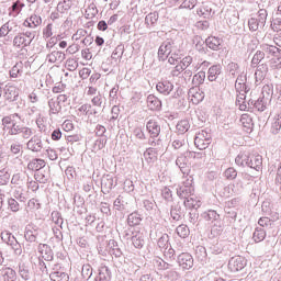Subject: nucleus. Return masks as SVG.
<instances>
[{
  "label": "nucleus",
  "instance_id": "f257e3e1",
  "mask_svg": "<svg viewBox=\"0 0 281 281\" xmlns=\"http://www.w3.org/2000/svg\"><path fill=\"white\" fill-rule=\"evenodd\" d=\"M235 164L237 166H241V168H251L252 170H257L260 172L262 170V156L259 154H249V153H239L235 158Z\"/></svg>",
  "mask_w": 281,
  "mask_h": 281
},
{
  "label": "nucleus",
  "instance_id": "f03ea898",
  "mask_svg": "<svg viewBox=\"0 0 281 281\" xmlns=\"http://www.w3.org/2000/svg\"><path fill=\"white\" fill-rule=\"evenodd\" d=\"M15 117H19V120H21V116L18 113L4 116L2 119V131L4 133H8V135H21V131H23V126L16 124V122L14 121Z\"/></svg>",
  "mask_w": 281,
  "mask_h": 281
},
{
  "label": "nucleus",
  "instance_id": "7ed1b4c3",
  "mask_svg": "<svg viewBox=\"0 0 281 281\" xmlns=\"http://www.w3.org/2000/svg\"><path fill=\"white\" fill-rule=\"evenodd\" d=\"M194 144L199 150H205L212 144V134L205 130L200 131L195 135Z\"/></svg>",
  "mask_w": 281,
  "mask_h": 281
},
{
  "label": "nucleus",
  "instance_id": "20e7f679",
  "mask_svg": "<svg viewBox=\"0 0 281 281\" xmlns=\"http://www.w3.org/2000/svg\"><path fill=\"white\" fill-rule=\"evenodd\" d=\"M177 195L179 199H188L189 196H192L194 194V187L192 186V180H186L178 184L177 189Z\"/></svg>",
  "mask_w": 281,
  "mask_h": 281
},
{
  "label": "nucleus",
  "instance_id": "39448f33",
  "mask_svg": "<svg viewBox=\"0 0 281 281\" xmlns=\"http://www.w3.org/2000/svg\"><path fill=\"white\" fill-rule=\"evenodd\" d=\"M247 267V259L245 257L235 256L228 261V269L232 273H237V271H243Z\"/></svg>",
  "mask_w": 281,
  "mask_h": 281
},
{
  "label": "nucleus",
  "instance_id": "423d86ee",
  "mask_svg": "<svg viewBox=\"0 0 281 281\" xmlns=\"http://www.w3.org/2000/svg\"><path fill=\"white\" fill-rule=\"evenodd\" d=\"M146 131L151 137V139H155V137H159V134L161 133V125L159 124V121L156 119H150L146 123Z\"/></svg>",
  "mask_w": 281,
  "mask_h": 281
},
{
  "label": "nucleus",
  "instance_id": "0eeeda50",
  "mask_svg": "<svg viewBox=\"0 0 281 281\" xmlns=\"http://www.w3.org/2000/svg\"><path fill=\"white\" fill-rule=\"evenodd\" d=\"M201 216L209 225H214V227H218V223H221V215L215 210H207Z\"/></svg>",
  "mask_w": 281,
  "mask_h": 281
},
{
  "label": "nucleus",
  "instance_id": "6e6552de",
  "mask_svg": "<svg viewBox=\"0 0 281 281\" xmlns=\"http://www.w3.org/2000/svg\"><path fill=\"white\" fill-rule=\"evenodd\" d=\"M156 89L158 93H161L162 95H170L175 89V85H172L170 80L162 79L156 85Z\"/></svg>",
  "mask_w": 281,
  "mask_h": 281
},
{
  "label": "nucleus",
  "instance_id": "1a4fd4ad",
  "mask_svg": "<svg viewBox=\"0 0 281 281\" xmlns=\"http://www.w3.org/2000/svg\"><path fill=\"white\" fill-rule=\"evenodd\" d=\"M178 265L182 267V269H192L194 259L192 258V255L182 252L178 256Z\"/></svg>",
  "mask_w": 281,
  "mask_h": 281
},
{
  "label": "nucleus",
  "instance_id": "9d476101",
  "mask_svg": "<svg viewBox=\"0 0 281 281\" xmlns=\"http://www.w3.org/2000/svg\"><path fill=\"white\" fill-rule=\"evenodd\" d=\"M26 148L32 153H41L43 150V140L38 135H34L26 144Z\"/></svg>",
  "mask_w": 281,
  "mask_h": 281
},
{
  "label": "nucleus",
  "instance_id": "9b49d317",
  "mask_svg": "<svg viewBox=\"0 0 281 281\" xmlns=\"http://www.w3.org/2000/svg\"><path fill=\"white\" fill-rule=\"evenodd\" d=\"M37 249L42 258L46 260V262H52V260H54V250H52V247H49V245L40 244Z\"/></svg>",
  "mask_w": 281,
  "mask_h": 281
},
{
  "label": "nucleus",
  "instance_id": "f8f14e48",
  "mask_svg": "<svg viewBox=\"0 0 281 281\" xmlns=\"http://www.w3.org/2000/svg\"><path fill=\"white\" fill-rule=\"evenodd\" d=\"M66 58L67 56L65 55V53L60 50H53L46 56V59L48 60V63H50V65H60V63H63Z\"/></svg>",
  "mask_w": 281,
  "mask_h": 281
},
{
  "label": "nucleus",
  "instance_id": "ddd939ff",
  "mask_svg": "<svg viewBox=\"0 0 281 281\" xmlns=\"http://www.w3.org/2000/svg\"><path fill=\"white\" fill-rule=\"evenodd\" d=\"M0 281H16V271L10 267L0 269Z\"/></svg>",
  "mask_w": 281,
  "mask_h": 281
},
{
  "label": "nucleus",
  "instance_id": "4468645a",
  "mask_svg": "<svg viewBox=\"0 0 281 281\" xmlns=\"http://www.w3.org/2000/svg\"><path fill=\"white\" fill-rule=\"evenodd\" d=\"M115 186L113 177L111 175L103 176L101 179V189L104 194H109Z\"/></svg>",
  "mask_w": 281,
  "mask_h": 281
},
{
  "label": "nucleus",
  "instance_id": "2eb2a0df",
  "mask_svg": "<svg viewBox=\"0 0 281 281\" xmlns=\"http://www.w3.org/2000/svg\"><path fill=\"white\" fill-rule=\"evenodd\" d=\"M34 179L38 183H47V181H49V167H44L35 171Z\"/></svg>",
  "mask_w": 281,
  "mask_h": 281
},
{
  "label": "nucleus",
  "instance_id": "dca6fc26",
  "mask_svg": "<svg viewBox=\"0 0 281 281\" xmlns=\"http://www.w3.org/2000/svg\"><path fill=\"white\" fill-rule=\"evenodd\" d=\"M188 97L190 98L193 104H199L200 102H203V98H205V94L199 91V88L193 87L189 90Z\"/></svg>",
  "mask_w": 281,
  "mask_h": 281
},
{
  "label": "nucleus",
  "instance_id": "f3484780",
  "mask_svg": "<svg viewBox=\"0 0 281 281\" xmlns=\"http://www.w3.org/2000/svg\"><path fill=\"white\" fill-rule=\"evenodd\" d=\"M147 108L149 111H161V100L155 94H149L147 97Z\"/></svg>",
  "mask_w": 281,
  "mask_h": 281
},
{
  "label": "nucleus",
  "instance_id": "a211bd4d",
  "mask_svg": "<svg viewBox=\"0 0 281 281\" xmlns=\"http://www.w3.org/2000/svg\"><path fill=\"white\" fill-rule=\"evenodd\" d=\"M223 44V40L216 36H209L205 40V45L209 49H213V52H218L221 49V45Z\"/></svg>",
  "mask_w": 281,
  "mask_h": 281
},
{
  "label": "nucleus",
  "instance_id": "6ab92c4d",
  "mask_svg": "<svg viewBox=\"0 0 281 281\" xmlns=\"http://www.w3.org/2000/svg\"><path fill=\"white\" fill-rule=\"evenodd\" d=\"M4 98L9 102H14L19 98V89L14 86H5L4 88Z\"/></svg>",
  "mask_w": 281,
  "mask_h": 281
},
{
  "label": "nucleus",
  "instance_id": "aec40b11",
  "mask_svg": "<svg viewBox=\"0 0 281 281\" xmlns=\"http://www.w3.org/2000/svg\"><path fill=\"white\" fill-rule=\"evenodd\" d=\"M278 213H274L273 220H270L268 216L261 217L258 221L260 227H266V229H273L276 227V221H278Z\"/></svg>",
  "mask_w": 281,
  "mask_h": 281
},
{
  "label": "nucleus",
  "instance_id": "412c9836",
  "mask_svg": "<svg viewBox=\"0 0 281 281\" xmlns=\"http://www.w3.org/2000/svg\"><path fill=\"white\" fill-rule=\"evenodd\" d=\"M132 244L136 249H142L146 245L144 233L135 232L132 236Z\"/></svg>",
  "mask_w": 281,
  "mask_h": 281
},
{
  "label": "nucleus",
  "instance_id": "4be33fe9",
  "mask_svg": "<svg viewBox=\"0 0 281 281\" xmlns=\"http://www.w3.org/2000/svg\"><path fill=\"white\" fill-rule=\"evenodd\" d=\"M216 194H218V196H221L222 199H229V196L234 194V184H229L226 187L218 186L216 188Z\"/></svg>",
  "mask_w": 281,
  "mask_h": 281
},
{
  "label": "nucleus",
  "instance_id": "5701e85b",
  "mask_svg": "<svg viewBox=\"0 0 281 281\" xmlns=\"http://www.w3.org/2000/svg\"><path fill=\"white\" fill-rule=\"evenodd\" d=\"M13 47L21 49V47H30V40L25 38V35L19 33L13 37Z\"/></svg>",
  "mask_w": 281,
  "mask_h": 281
},
{
  "label": "nucleus",
  "instance_id": "b1692460",
  "mask_svg": "<svg viewBox=\"0 0 281 281\" xmlns=\"http://www.w3.org/2000/svg\"><path fill=\"white\" fill-rule=\"evenodd\" d=\"M176 166L180 168L182 175H188L190 172V168L188 167V159L183 154L177 157Z\"/></svg>",
  "mask_w": 281,
  "mask_h": 281
},
{
  "label": "nucleus",
  "instance_id": "393cba45",
  "mask_svg": "<svg viewBox=\"0 0 281 281\" xmlns=\"http://www.w3.org/2000/svg\"><path fill=\"white\" fill-rule=\"evenodd\" d=\"M268 97H265V94L262 97H259L258 100H256L255 103V109H257V111H267V105L269 104V101L271 100V95L268 93Z\"/></svg>",
  "mask_w": 281,
  "mask_h": 281
},
{
  "label": "nucleus",
  "instance_id": "a878e982",
  "mask_svg": "<svg viewBox=\"0 0 281 281\" xmlns=\"http://www.w3.org/2000/svg\"><path fill=\"white\" fill-rule=\"evenodd\" d=\"M222 67L221 65H213L209 68V76H207V80L210 82H214L216 81V78H218V76H221V71H222Z\"/></svg>",
  "mask_w": 281,
  "mask_h": 281
},
{
  "label": "nucleus",
  "instance_id": "bb28decb",
  "mask_svg": "<svg viewBox=\"0 0 281 281\" xmlns=\"http://www.w3.org/2000/svg\"><path fill=\"white\" fill-rule=\"evenodd\" d=\"M183 203L189 210H198V207H201V201L196 200V195H194V193H192L188 199H184Z\"/></svg>",
  "mask_w": 281,
  "mask_h": 281
},
{
  "label": "nucleus",
  "instance_id": "cd10ccee",
  "mask_svg": "<svg viewBox=\"0 0 281 281\" xmlns=\"http://www.w3.org/2000/svg\"><path fill=\"white\" fill-rule=\"evenodd\" d=\"M240 123L244 126L246 133H251L254 131V120L247 114H243L240 117Z\"/></svg>",
  "mask_w": 281,
  "mask_h": 281
},
{
  "label": "nucleus",
  "instance_id": "c85d7f7f",
  "mask_svg": "<svg viewBox=\"0 0 281 281\" xmlns=\"http://www.w3.org/2000/svg\"><path fill=\"white\" fill-rule=\"evenodd\" d=\"M45 168V160L41 158H35L31 160L27 165L29 170H35V172H38V170H43Z\"/></svg>",
  "mask_w": 281,
  "mask_h": 281
},
{
  "label": "nucleus",
  "instance_id": "c756f323",
  "mask_svg": "<svg viewBox=\"0 0 281 281\" xmlns=\"http://www.w3.org/2000/svg\"><path fill=\"white\" fill-rule=\"evenodd\" d=\"M265 56H266L265 52H262L261 49L257 50L252 56V59L250 61V67L252 69H256V67H258V65H260V63L265 60Z\"/></svg>",
  "mask_w": 281,
  "mask_h": 281
},
{
  "label": "nucleus",
  "instance_id": "7c9ffc66",
  "mask_svg": "<svg viewBox=\"0 0 281 281\" xmlns=\"http://www.w3.org/2000/svg\"><path fill=\"white\" fill-rule=\"evenodd\" d=\"M260 50L263 52V54H270L271 56H278V54H281L280 48L269 44L261 45Z\"/></svg>",
  "mask_w": 281,
  "mask_h": 281
},
{
  "label": "nucleus",
  "instance_id": "2f4dec72",
  "mask_svg": "<svg viewBox=\"0 0 281 281\" xmlns=\"http://www.w3.org/2000/svg\"><path fill=\"white\" fill-rule=\"evenodd\" d=\"M157 21H159L158 12L148 13L145 18V24L147 27H155V25H157Z\"/></svg>",
  "mask_w": 281,
  "mask_h": 281
},
{
  "label": "nucleus",
  "instance_id": "473e14b6",
  "mask_svg": "<svg viewBox=\"0 0 281 281\" xmlns=\"http://www.w3.org/2000/svg\"><path fill=\"white\" fill-rule=\"evenodd\" d=\"M170 214L173 221H181V216H183V209L181 207V204L178 203L171 206Z\"/></svg>",
  "mask_w": 281,
  "mask_h": 281
},
{
  "label": "nucleus",
  "instance_id": "72a5a7b5",
  "mask_svg": "<svg viewBox=\"0 0 281 281\" xmlns=\"http://www.w3.org/2000/svg\"><path fill=\"white\" fill-rule=\"evenodd\" d=\"M142 223V215L137 212H133L127 217V225L130 227H135V225H139Z\"/></svg>",
  "mask_w": 281,
  "mask_h": 281
},
{
  "label": "nucleus",
  "instance_id": "f704fd0d",
  "mask_svg": "<svg viewBox=\"0 0 281 281\" xmlns=\"http://www.w3.org/2000/svg\"><path fill=\"white\" fill-rule=\"evenodd\" d=\"M48 106H49V113L53 115H58V113H60V111L63 109V106L56 99H50L48 101Z\"/></svg>",
  "mask_w": 281,
  "mask_h": 281
},
{
  "label": "nucleus",
  "instance_id": "c9c22d12",
  "mask_svg": "<svg viewBox=\"0 0 281 281\" xmlns=\"http://www.w3.org/2000/svg\"><path fill=\"white\" fill-rule=\"evenodd\" d=\"M25 8V4L21 2V0H16L15 2L12 3L11 5V16H19L21 14V11Z\"/></svg>",
  "mask_w": 281,
  "mask_h": 281
},
{
  "label": "nucleus",
  "instance_id": "e433bc0d",
  "mask_svg": "<svg viewBox=\"0 0 281 281\" xmlns=\"http://www.w3.org/2000/svg\"><path fill=\"white\" fill-rule=\"evenodd\" d=\"M252 238L255 243H262L267 238V231L262 227H257L254 232Z\"/></svg>",
  "mask_w": 281,
  "mask_h": 281
},
{
  "label": "nucleus",
  "instance_id": "4c0bfd02",
  "mask_svg": "<svg viewBox=\"0 0 281 281\" xmlns=\"http://www.w3.org/2000/svg\"><path fill=\"white\" fill-rule=\"evenodd\" d=\"M1 239L9 247H12L15 243H19V240H16V237H14V235H12V233H8V232L1 233Z\"/></svg>",
  "mask_w": 281,
  "mask_h": 281
},
{
  "label": "nucleus",
  "instance_id": "58836bf2",
  "mask_svg": "<svg viewBox=\"0 0 281 281\" xmlns=\"http://www.w3.org/2000/svg\"><path fill=\"white\" fill-rule=\"evenodd\" d=\"M71 5H74L72 0H64L61 2H58L57 12H60V14H65L67 10H71Z\"/></svg>",
  "mask_w": 281,
  "mask_h": 281
},
{
  "label": "nucleus",
  "instance_id": "ea45409f",
  "mask_svg": "<svg viewBox=\"0 0 281 281\" xmlns=\"http://www.w3.org/2000/svg\"><path fill=\"white\" fill-rule=\"evenodd\" d=\"M52 281H69V274L60 271H54L49 274Z\"/></svg>",
  "mask_w": 281,
  "mask_h": 281
},
{
  "label": "nucleus",
  "instance_id": "a19ab883",
  "mask_svg": "<svg viewBox=\"0 0 281 281\" xmlns=\"http://www.w3.org/2000/svg\"><path fill=\"white\" fill-rule=\"evenodd\" d=\"M122 56H124V45L120 44L113 50L111 58L112 60L117 61V60H122Z\"/></svg>",
  "mask_w": 281,
  "mask_h": 281
},
{
  "label": "nucleus",
  "instance_id": "79ce46f5",
  "mask_svg": "<svg viewBox=\"0 0 281 281\" xmlns=\"http://www.w3.org/2000/svg\"><path fill=\"white\" fill-rule=\"evenodd\" d=\"M111 270L109 269V267L106 266H103L101 267L100 269V272H99V280L101 281H111Z\"/></svg>",
  "mask_w": 281,
  "mask_h": 281
},
{
  "label": "nucleus",
  "instance_id": "37998d69",
  "mask_svg": "<svg viewBox=\"0 0 281 281\" xmlns=\"http://www.w3.org/2000/svg\"><path fill=\"white\" fill-rule=\"evenodd\" d=\"M267 9H260L257 13V18H255L259 23H260V27H265V25H267Z\"/></svg>",
  "mask_w": 281,
  "mask_h": 281
},
{
  "label": "nucleus",
  "instance_id": "c03bdc74",
  "mask_svg": "<svg viewBox=\"0 0 281 281\" xmlns=\"http://www.w3.org/2000/svg\"><path fill=\"white\" fill-rule=\"evenodd\" d=\"M106 142H108L106 136L98 138L92 146L93 153H98V150H102V148L106 146Z\"/></svg>",
  "mask_w": 281,
  "mask_h": 281
},
{
  "label": "nucleus",
  "instance_id": "a18cd8bd",
  "mask_svg": "<svg viewBox=\"0 0 281 281\" xmlns=\"http://www.w3.org/2000/svg\"><path fill=\"white\" fill-rule=\"evenodd\" d=\"M12 186H25V175L14 173L11 179Z\"/></svg>",
  "mask_w": 281,
  "mask_h": 281
},
{
  "label": "nucleus",
  "instance_id": "49530a36",
  "mask_svg": "<svg viewBox=\"0 0 281 281\" xmlns=\"http://www.w3.org/2000/svg\"><path fill=\"white\" fill-rule=\"evenodd\" d=\"M203 82H205V71L201 70L193 76L192 83L195 87H199V86L203 85Z\"/></svg>",
  "mask_w": 281,
  "mask_h": 281
},
{
  "label": "nucleus",
  "instance_id": "de8ad7c7",
  "mask_svg": "<svg viewBox=\"0 0 281 281\" xmlns=\"http://www.w3.org/2000/svg\"><path fill=\"white\" fill-rule=\"evenodd\" d=\"M10 182V170L8 168H3L0 170V186H8Z\"/></svg>",
  "mask_w": 281,
  "mask_h": 281
},
{
  "label": "nucleus",
  "instance_id": "09e8293b",
  "mask_svg": "<svg viewBox=\"0 0 281 281\" xmlns=\"http://www.w3.org/2000/svg\"><path fill=\"white\" fill-rule=\"evenodd\" d=\"M280 128H281V114H277L274 116V122L272 123V126H271V133L273 135H278V133H280Z\"/></svg>",
  "mask_w": 281,
  "mask_h": 281
},
{
  "label": "nucleus",
  "instance_id": "8fccbe9b",
  "mask_svg": "<svg viewBox=\"0 0 281 281\" xmlns=\"http://www.w3.org/2000/svg\"><path fill=\"white\" fill-rule=\"evenodd\" d=\"M19 273L22 280H30L31 278L30 269L25 263L19 265Z\"/></svg>",
  "mask_w": 281,
  "mask_h": 281
},
{
  "label": "nucleus",
  "instance_id": "3c124183",
  "mask_svg": "<svg viewBox=\"0 0 281 281\" xmlns=\"http://www.w3.org/2000/svg\"><path fill=\"white\" fill-rule=\"evenodd\" d=\"M160 46L164 47L165 52L168 54H172L177 49V46H175V41L172 40L165 41Z\"/></svg>",
  "mask_w": 281,
  "mask_h": 281
},
{
  "label": "nucleus",
  "instance_id": "603ef678",
  "mask_svg": "<svg viewBox=\"0 0 281 281\" xmlns=\"http://www.w3.org/2000/svg\"><path fill=\"white\" fill-rule=\"evenodd\" d=\"M81 276H82L83 280L91 279V276H93V268H91V265L82 266Z\"/></svg>",
  "mask_w": 281,
  "mask_h": 281
},
{
  "label": "nucleus",
  "instance_id": "864d4df0",
  "mask_svg": "<svg viewBox=\"0 0 281 281\" xmlns=\"http://www.w3.org/2000/svg\"><path fill=\"white\" fill-rule=\"evenodd\" d=\"M177 234L180 238H188L190 236V228H188V225L181 224L177 227Z\"/></svg>",
  "mask_w": 281,
  "mask_h": 281
},
{
  "label": "nucleus",
  "instance_id": "5fc2aeb1",
  "mask_svg": "<svg viewBox=\"0 0 281 281\" xmlns=\"http://www.w3.org/2000/svg\"><path fill=\"white\" fill-rule=\"evenodd\" d=\"M167 60H168L169 65H179L180 60H181V55H179L176 52L169 53L167 55Z\"/></svg>",
  "mask_w": 281,
  "mask_h": 281
},
{
  "label": "nucleus",
  "instance_id": "6e6d98bb",
  "mask_svg": "<svg viewBox=\"0 0 281 281\" xmlns=\"http://www.w3.org/2000/svg\"><path fill=\"white\" fill-rule=\"evenodd\" d=\"M224 177L228 181H234V179H236V177H238V171H236V169L234 167H229L224 171Z\"/></svg>",
  "mask_w": 281,
  "mask_h": 281
},
{
  "label": "nucleus",
  "instance_id": "4d7b16f0",
  "mask_svg": "<svg viewBox=\"0 0 281 281\" xmlns=\"http://www.w3.org/2000/svg\"><path fill=\"white\" fill-rule=\"evenodd\" d=\"M169 240L170 237L168 236V234H162L157 241L159 249H167Z\"/></svg>",
  "mask_w": 281,
  "mask_h": 281
},
{
  "label": "nucleus",
  "instance_id": "13d9d810",
  "mask_svg": "<svg viewBox=\"0 0 281 281\" xmlns=\"http://www.w3.org/2000/svg\"><path fill=\"white\" fill-rule=\"evenodd\" d=\"M23 71V63H16L10 70L11 78H19V74Z\"/></svg>",
  "mask_w": 281,
  "mask_h": 281
},
{
  "label": "nucleus",
  "instance_id": "bf43d9fd",
  "mask_svg": "<svg viewBox=\"0 0 281 281\" xmlns=\"http://www.w3.org/2000/svg\"><path fill=\"white\" fill-rule=\"evenodd\" d=\"M4 26L7 29L8 34L19 31V24H16L14 20H9L8 22L4 23Z\"/></svg>",
  "mask_w": 281,
  "mask_h": 281
},
{
  "label": "nucleus",
  "instance_id": "052dcab7",
  "mask_svg": "<svg viewBox=\"0 0 281 281\" xmlns=\"http://www.w3.org/2000/svg\"><path fill=\"white\" fill-rule=\"evenodd\" d=\"M154 265L155 267H157L160 271H166L168 269H170V263L164 261V259H155L154 260Z\"/></svg>",
  "mask_w": 281,
  "mask_h": 281
},
{
  "label": "nucleus",
  "instance_id": "680f3d73",
  "mask_svg": "<svg viewBox=\"0 0 281 281\" xmlns=\"http://www.w3.org/2000/svg\"><path fill=\"white\" fill-rule=\"evenodd\" d=\"M248 26L250 32H258V30H262V27H260V23L256 18H250L248 20Z\"/></svg>",
  "mask_w": 281,
  "mask_h": 281
},
{
  "label": "nucleus",
  "instance_id": "e2e57ef3",
  "mask_svg": "<svg viewBox=\"0 0 281 281\" xmlns=\"http://www.w3.org/2000/svg\"><path fill=\"white\" fill-rule=\"evenodd\" d=\"M78 111L81 115H88V116L93 115V110L91 108V104L89 103H86L79 106Z\"/></svg>",
  "mask_w": 281,
  "mask_h": 281
},
{
  "label": "nucleus",
  "instance_id": "0e129e2a",
  "mask_svg": "<svg viewBox=\"0 0 281 281\" xmlns=\"http://www.w3.org/2000/svg\"><path fill=\"white\" fill-rule=\"evenodd\" d=\"M177 131H179V133H188V131H190V122L187 120L180 121L177 124Z\"/></svg>",
  "mask_w": 281,
  "mask_h": 281
},
{
  "label": "nucleus",
  "instance_id": "69168bd1",
  "mask_svg": "<svg viewBox=\"0 0 281 281\" xmlns=\"http://www.w3.org/2000/svg\"><path fill=\"white\" fill-rule=\"evenodd\" d=\"M157 148L154 147H149L146 149V151L144 153V157L145 159H157Z\"/></svg>",
  "mask_w": 281,
  "mask_h": 281
},
{
  "label": "nucleus",
  "instance_id": "338daca9",
  "mask_svg": "<svg viewBox=\"0 0 281 281\" xmlns=\"http://www.w3.org/2000/svg\"><path fill=\"white\" fill-rule=\"evenodd\" d=\"M66 69H68V71H76L78 69V61L74 58L67 59Z\"/></svg>",
  "mask_w": 281,
  "mask_h": 281
},
{
  "label": "nucleus",
  "instance_id": "774afa93",
  "mask_svg": "<svg viewBox=\"0 0 281 281\" xmlns=\"http://www.w3.org/2000/svg\"><path fill=\"white\" fill-rule=\"evenodd\" d=\"M270 67L272 69H281V58L274 57L270 60Z\"/></svg>",
  "mask_w": 281,
  "mask_h": 281
}]
</instances>
